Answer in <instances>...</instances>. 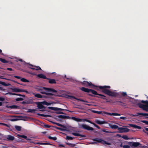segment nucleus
<instances>
[{
	"mask_svg": "<svg viewBox=\"0 0 148 148\" xmlns=\"http://www.w3.org/2000/svg\"><path fill=\"white\" fill-rule=\"evenodd\" d=\"M83 86L86 87L93 86L96 87L95 89L102 92L103 93L108 95L114 97H117L119 96L118 93L112 92L109 90L111 87L109 86H97L92 84L91 82H89L87 81H84L81 82Z\"/></svg>",
	"mask_w": 148,
	"mask_h": 148,
	"instance_id": "obj_1",
	"label": "nucleus"
},
{
	"mask_svg": "<svg viewBox=\"0 0 148 148\" xmlns=\"http://www.w3.org/2000/svg\"><path fill=\"white\" fill-rule=\"evenodd\" d=\"M129 145H124L123 146V148H131L130 147H138V148H148V147L146 146H143L142 144L138 142H130L127 143Z\"/></svg>",
	"mask_w": 148,
	"mask_h": 148,
	"instance_id": "obj_2",
	"label": "nucleus"
},
{
	"mask_svg": "<svg viewBox=\"0 0 148 148\" xmlns=\"http://www.w3.org/2000/svg\"><path fill=\"white\" fill-rule=\"evenodd\" d=\"M36 90L38 91H43L44 90L46 91H48L49 92H57V91L53 89L47 88L45 87H39L36 88Z\"/></svg>",
	"mask_w": 148,
	"mask_h": 148,
	"instance_id": "obj_3",
	"label": "nucleus"
},
{
	"mask_svg": "<svg viewBox=\"0 0 148 148\" xmlns=\"http://www.w3.org/2000/svg\"><path fill=\"white\" fill-rule=\"evenodd\" d=\"M93 141L97 142L98 143L102 144H106L108 145H110V143L101 139H99L98 138H95L92 139Z\"/></svg>",
	"mask_w": 148,
	"mask_h": 148,
	"instance_id": "obj_4",
	"label": "nucleus"
},
{
	"mask_svg": "<svg viewBox=\"0 0 148 148\" xmlns=\"http://www.w3.org/2000/svg\"><path fill=\"white\" fill-rule=\"evenodd\" d=\"M80 89L82 91L87 93L91 92L92 94L94 95L96 93V91L91 89H89L84 87H82Z\"/></svg>",
	"mask_w": 148,
	"mask_h": 148,
	"instance_id": "obj_5",
	"label": "nucleus"
},
{
	"mask_svg": "<svg viewBox=\"0 0 148 148\" xmlns=\"http://www.w3.org/2000/svg\"><path fill=\"white\" fill-rule=\"evenodd\" d=\"M79 127L80 128L88 130L93 131L94 130L93 128L85 124H81L79 125Z\"/></svg>",
	"mask_w": 148,
	"mask_h": 148,
	"instance_id": "obj_6",
	"label": "nucleus"
},
{
	"mask_svg": "<svg viewBox=\"0 0 148 148\" xmlns=\"http://www.w3.org/2000/svg\"><path fill=\"white\" fill-rule=\"evenodd\" d=\"M48 109H51L52 110H53L54 111H58V110H60V111H64L66 110V111H68L69 112H73L72 111H71L66 109H62L60 108H58L57 107H48Z\"/></svg>",
	"mask_w": 148,
	"mask_h": 148,
	"instance_id": "obj_7",
	"label": "nucleus"
},
{
	"mask_svg": "<svg viewBox=\"0 0 148 148\" xmlns=\"http://www.w3.org/2000/svg\"><path fill=\"white\" fill-rule=\"evenodd\" d=\"M95 95H97L101 96V97H99V96H97V97L98 98H100L101 99H104L107 102H110L111 100H108L106 98V96L104 95H102L100 94H98L97 93L96 91V93L94 94Z\"/></svg>",
	"mask_w": 148,
	"mask_h": 148,
	"instance_id": "obj_8",
	"label": "nucleus"
},
{
	"mask_svg": "<svg viewBox=\"0 0 148 148\" xmlns=\"http://www.w3.org/2000/svg\"><path fill=\"white\" fill-rule=\"evenodd\" d=\"M29 64V66H28V67L30 69L33 70H41V69L40 66H35L31 64Z\"/></svg>",
	"mask_w": 148,
	"mask_h": 148,
	"instance_id": "obj_9",
	"label": "nucleus"
},
{
	"mask_svg": "<svg viewBox=\"0 0 148 148\" xmlns=\"http://www.w3.org/2000/svg\"><path fill=\"white\" fill-rule=\"evenodd\" d=\"M119 132L122 133L124 132H129L130 129L126 128H123L122 127H119L118 128Z\"/></svg>",
	"mask_w": 148,
	"mask_h": 148,
	"instance_id": "obj_10",
	"label": "nucleus"
},
{
	"mask_svg": "<svg viewBox=\"0 0 148 148\" xmlns=\"http://www.w3.org/2000/svg\"><path fill=\"white\" fill-rule=\"evenodd\" d=\"M141 102L146 104V105H145V107H144L143 110L147 112H148V101L142 100L141 101Z\"/></svg>",
	"mask_w": 148,
	"mask_h": 148,
	"instance_id": "obj_11",
	"label": "nucleus"
},
{
	"mask_svg": "<svg viewBox=\"0 0 148 148\" xmlns=\"http://www.w3.org/2000/svg\"><path fill=\"white\" fill-rule=\"evenodd\" d=\"M36 104H37V107L39 109H45V107L42 104V102H38L36 103Z\"/></svg>",
	"mask_w": 148,
	"mask_h": 148,
	"instance_id": "obj_12",
	"label": "nucleus"
},
{
	"mask_svg": "<svg viewBox=\"0 0 148 148\" xmlns=\"http://www.w3.org/2000/svg\"><path fill=\"white\" fill-rule=\"evenodd\" d=\"M56 117L62 119H71V117L69 116L64 115H59L56 116Z\"/></svg>",
	"mask_w": 148,
	"mask_h": 148,
	"instance_id": "obj_13",
	"label": "nucleus"
},
{
	"mask_svg": "<svg viewBox=\"0 0 148 148\" xmlns=\"http://www.w3.org/2000/svg\"><path fill=\"white\" fill-rule=\"evenodd\" d=\"M33 94L34 95V96L38 98H47V97L46 96H45L44 95H42L39 94H35L34 93Z\"/></svg>",
	"mask_w": 148,
	"mask_h": 148,
	"instance_id": "obj_14",
	"label": "nucleus"
},
{
	"mask_svg": "<svg viewBox=\"0 0 148 148\" xmlns=\"http://www.w3.org/2000/svg\"><path fill=\"white\" fill-rule=\"evenodd\" d=\"M104 113L105 114L110 115V116H112V115H114V116H120L121 114L116 113H108L107 112H104Z\"/></svg>",
	"mask_w": 148,
	"mask_h": 148,
	"instance_id": "obj_15",
	"label": "nucleus"
},
{
	"mask_svg": "<svg viewBox=\"0 0 148 148\" xmlns=\"http://www.w3.org/2000/svg\"><path fill=\"white\" fill-rule=\"evenodd\" d=\"M71 97L73 99H75L77 101H80L82 102H83L86 103H88V102L87 101L84 100L82 99H81L77 98L73 96H71Z\"/></svg>",
	"mask_w": 148,
	"mask_h": 148,
	"instance_id": "obj_16",
	"label": "nucleus"
},
{
	"mask_svg": "<svg viewBox=\"0 0 148 148\" xmlns=\"http://www.w3.org/2000/svg\"><path fill=\"white\" fill-rule=\"evenodd\" d=\"M40 93L42 94H45L47 95L48 96H53L54 95V94L51 93H49V92H45L43 91H40Z\"/></svg>",
	"mask_w": 148,
	"mask_h": 148,
	"instance_id": "obj_17",
	"label": "nucleus"
},
{
	"mask_svg": "<svg viewBox=\"0 0 148 148\" xmlns=\"http://www.w3.org/2000/svg\"><path fill=\"white\" fill-rule=\"evenodd\" d=\"M110 127L112 129H117L118 130V128H119V126L116 125H112L111 124H109Z\"/></svg>",
	"mask_w": 148,
	"mask_h": 148,
	"instance_id": "obj_18",
	"label": "nucleus"
},
{
	"mask_svg": "<svg viewBox=\"0 0 148 148\" xmlns=\"http://www.w3.org/2000/svg\"><path fill=\"white\" fill-rule=\"evenodd\" d=\"M71 119L77 122H81L82 121L83 119H80L76 118L75 117L72 116L71 117Z\"/></svg>",
	"mask_w": 148,
	"mask_h": 148,
	"instance_id": "obj_19",
	"label": "nucleus"
},
{
	"mask_svg": "<svg viewBox=\"0 0 148 148\" xmlns=\"http://www.w3.org/2000/svg\"><path fill=\"white\" fill-rule=\"evenodd\" d=\"M37 76L41 78H42L44 79H47V77L45 75H44L42 74H38L37 75Z\"/></svg>",
	"mask_w": 148,
	"mask_h": 148,
	"instance_id": "obj_20",
	"label": "nucleus"
},
{
	"mask_svg": "<svg viewBox=\"0 0 148 148\" xmlns=\"http://www.w3.org/2000/svg\"><path fill=\"white\" fill-rule=\"evenodd\" d=\"M49 80V82L51 84H56V80L53 79H51L49 78H48L47 79Z\"/></svg>",
	"mask_w": 148,
	"mask_h": 148,
	"instance_id": "obj_21",
	"label": "nucleus"
},
{
	"mask_svg": "<svg viewBox=\"0 0 148 148\" xmlns=\"http://www.w3.org/2000/svg\"><path fill=\"white\" fill-rule=\"evenodd\" d=\"M17 136L18 137H21L25 139H26L27 140H31V139L29 138H27V136L24 135H20L19 134H18Z\"/></svg>",
	"mask_w": 148,
	"mask_h": 148,
	"instance_id": "obj_22",
	"label": "nucleus"
},
{
	"mask_svg": "<svg viewBox=\"0 0 148 148\" xmlns=\"http://www.w3.org/2000/svg\"><path fill=\"white\" fill-rule=\"evenodd\" d=\"M95 122L97 123L99 125L103 124L106 123V122L105 121H101L98 120H95Z\"/></svg>",
	"mask_w": 148,
	"mask_h": 148,
	"instance_id": "obj_23",
	"label": "nucleus"
},
{
	"mask_svg": "<svg viewBox=\"0 0 148 148\" xmlns=\"http://www.w3.org/2000/svg\"><path fill=\"white\" fill-rule=\"evenodd\" d=\"M72 134L76 136H79L83 137H86V136L84 135L81 134L76 133H72Z\"/></svg>",
	"mask_w": 148,
	"mask_h": 148,
	"instance_id": "obj_24",
	"label": "nucleus"
},
{
	"mask_svg": "<svg viewBox=\"0 0 148 148\" xmlns=\"http://www.w3.org/2000/svg\"><path fill=\"white\" fill-rule=\"evenodd\" d=\"M6 107L8 108H10L11 109H16L17 108L18 106L16 105H12L9 106H6Z\"/></svg>",
	"mask_w": 148,
	"mask_h": 148,
	"instance_id": "obj_25",
	"label": "nucleus"
},
{
	"mask_svg": "<svg viewBox=\"0 0 148 148\" xmlns=\"http://www.w3.org/2000/svg\"><path fill=\"white\" fill-rule=\"evenodd\" d=\"M7 139L8 140L12 141L15 138L13 136H12L10 135H8V136Z\"/></svg>",
	"mask_w": 148,
	"mask_h": 148,
	"instance_id": "obj_26",
	"label": "nucleus"
},
{
	"mask_svg": "<svg viewBox=\"0 0 148 148\" xmlns=\"http://www.w3.org/2000/svg\"><path fill=\"white\" fill-rule=\"evenodd\" d=\"M37 144L40 145H52L50 143H41V142H38L36 143Z\"/></svg>",
	"mask_w": 148,
	"mask_h": 148,
	"instance_id": "obj_27",
	"label": "nucleus"
},
{
	"mask_svg": "<svg viewBox=\"0 0 148 148\" xmlns=\"http://www.w3.org/2000/svg\"><path fill=\"white\" fill-rule=\"evenodd\" d=\"M0 84L5 86H8L10 85L11 84L9 83L6 84L5 82L0 81Z\"/></svg>",
	"mask_w": 148,
	"mask_h": 148,
	"instance_id": "obj_28",
	"label": "nucleus"
},
{
	"mask_svg": "<svg viewBox=\"0 0 148 148\" xmlns=\"http://www.w3.org/2000/svg\"><path fill=\"white\" fill-rule=\"evenodd\" d=\"M0 61L4 63H8L9 61L6 60L5 59L0 58Z\"/></svg>",
	"mask_w": 148,
	"mask_h": 148,
	"instance_id": "obj_29",
	"label": "nucleus"
},
{
	"mask_svg": "<svg viewBox=\"0 0 148 148\" xmlns=\"http://www.w3.org/2000/svg\"><path fill=\"white\" fill-rule=\"evenodd\" d=\"M137 105L140 108H142L143 109L145 105L140 103H138Z\"/></svg>",
	"mask_w": 148,
	"mask_h": 148,
	"instance_id": "obj_30",
	"label": "nucleus"
},
{
	"mask_svg": "<svg viewBox=\"0 0 148 148\" xmlns=\"http://www.w3.org/2000/svg\"><path fill=\"white\" fill-rule=\"evenodd\" d=\"M42 104L43 105H46L47 106H49L50 105L51 103L50 102H47L46 101H43L42 102Z\"/></svg>",
	"mask_w": 148,
	"mask_h": 148,
	"instance_id": "obj_31",
	"label": "nucleus"
},
{
	"mask_svg": "<svg viewBox=\"0 0 148 148\" xmlns=\"http://www.w3.org/2000/svg\"><path fill=\"white\" fill-rule=\"evenodd\" d=\"M65 143L67 145H69L70 147H74L76 145L75 144H72L71 143L66 142Z\"/></svg>",
	"mask_w": 148,
	"mask_h": 148,
	"instance_id": "obj_32",
	"label": "nucleus"
},
{
	"mask_svg": "<svg viewBox=\"0 0 148 148\" xmlns=\"http://www.w3.org/2000/svg\"><path fill=\"white\" fill-rule=\"evenodd\" d=\"M14 127L17 131H20L21 130V126L15 125Z\"/></svg>",
	"mask_w": 148,
	"mask_h": 148,
	"instance_id": "obj_33",
	"label": "nucleus"
},
{
	"mask_svg": "<svg viewBox=\"0 0 148 148\" xmlns=\"http://www.w3.org/2000/svg\"><path fill=\"white\" fill-rule=\"evenodd\" d=\"M36 111V110L35 109H29L27 111V112H31L32 113H34Z\"/></svg>",
	"mask_w": 148,
	"mask_h": 148,
	"instance_id": "obj_34",
	"label": "nucleus"
},
{
	"mask_svg": "<svg viewBox=\"0 0 148 148\" xmlns=\"http://www.w3.org/2000/svg\"><path fill=\"white\" fill-rule=\"evenodd\" d=\"M21 80L23 82H29V81L26 79L24 78H22L21 79Z\"/></svg>",
	"mask_w": 148,
	"mask_h": 148,
	"instance_id": "obj_35",
	"label": "nucleus"
},
{
	"mask_svg": "<svg viewBox=\"0 0 148 148\" xmlns=\"http://www.w3.org/2000/svg\"><path fill=\"white\" fill-rule=\"evenodd\" d=\"M12 90L14 92H19L20 91V89L17 88H14Z\"/></svg>",
	"mask_w": 148,
	"mask_h": 148,
	"instance_id": "obj_36",
	"label": "nucleus"
},
{
	"mask_svg": "<svg viewBox=\"0 0 148 148\" xmlns=\"http://www.w3.org/2000/svg\"><path fill=\"white\" fill-rule=\"evenodd\" d=\"M138 115H141L143 116H148V113H138Z\"/></svg>",
	"mask_w": 148,
	"mask_h": 148,
	"instance_id": "obj_37",
	"label": "nucleus"
},
{
	"mask_svg": "<svg viewBox=\"0 0 148 148\" xmlns=\"http://www.w3.org/2000/svg\"><path fill=\"white\" fill-rule=\"evenodd\" d=\"M48 138H49V139H50L53 140H56L57 139V138L56 137H52L51 136H49L48 137Z\"/></svg>",
	"mask_w": 148,
	"mask_h": 148,
	"instance_id": "obj_38",
	"label": "nucleus"
},
{
	"mask_svg": "<svg viewBox=\"0 0 148 148\" xmlns=\"http://www.w3.org/2000/svg\"><path fill=\"white\" fill-rule=\"evenodd\" d=\"M116 102H118V103H121V104L122 106H124V105L125 103L123 102H122L121 101H115L113 102V103H115Z\"/></svg>",
	"mask_w": 148,
	"mask_h": 148,
	"instance_id": "obj_39",
	"label": "nucleus"
},
{
	"mask_svg": "<svg viewBox=\"0 0 148 148\" xmlns=\"http://www.w3.org/2000/svg\"><path fill=\"white\" fill-rule=\"evenodd\" d=\"M0 125H4L8 127H10V125H9L3 123H0Z\"/></svg>",
	"mask_w": 148,
	"mask_h": 148,
	"instance_id": "obj_40",
	"label": "nucleus"
},
{
	"mask_svg": "<svg viewBox=\"0 0 148 148\" xmlns=\"http://www.w3.org/2000/svg\"><path fill=\"white\" fill-rule=\"evenodd\" d=\"M56 124L58 126H60V127H63L64 128H66L65 126L64 125H62V124H60L59 123H56Z\"/></svg>",
	"mask_w": 148,
	"mask_h": 148,
	"instance_id": "obj_41",
	"label": "nucleus"
},
{
	"mask_svg": "<svg viewBox=\"0 0 148 148\" xmlns=\"http://www.w3.org/2000/svg\"><path fill=\"white\" fill-rule=\"evenodd\" d=\"M122 137L125 140H128L129 138L127 135H123L122 136Z\"/></svg>",
	"mask_w": 148,
	"mask_h": 148,
	"instance_id": "obj_42",
	"label": "nucleus"
},
{
	"mask_svg": "<svg viewBox=\"0 0 148 148\" xmlns=\"http://www.w3.org/2000/svg\"><path fill=\"white\" fill-rule=\"evenodd\" d=\"M23 98H16L15 99L16 101H23Z\"/></svg>",
	"mask_w": 148,
	"mask_h": 148,
	"instance_id": "obj_43",
	"label": "nucleus"
},
{
	"mask_svg": "<svg viewBox=\"0 0 148 148\" xmlns=\"http://www.w3.org/2000/svg\"><path fill=\"white\" fill-rule=\"evenodd\" d=\"M129 125L131 127H134V128H136V125H134V124H129Z\"/></svg>",
	"mask_w": 148,
	"mask_h": 148,
	"instance_id": "obj_44",
	"label": "nucleus"
},
{
	"mask_svg": "<svg viewBox=\"0 0 148 148\" xmlns=\"http://www.w3.org/2000/svg\"><path fill=\"white\" fill-rule=\"evenodd\" d=\"M38 115L39 116H41L43 117H47V116H49V115H46L43 114H38Z\"/></svg>",
	"mask_w": 148,
	"mask_h": 148,
	"instance_id": "obj_45",
	"label": "nucleus"
},
{
	"mask_svg": "<svg viewBox=\"0 0 148 148\" xmlns=\"http://www.w3.org/2000/svg\"><path fill=\"white\" fill-rule=\"evenodd\" d=\"M143 131L147 134V133H148V128H145V130H143Z\"/></svg>",
	"mask_w": 148,
	"mask_h": 148,
	"instance_id": "obj_46",
	"label": "nucleus"
},
{
	"mask_svg": "<svg viewBox=\"0 0 148 148\" xmlns=\"http://www.w3.org/2000/svg\"><path fill=\"white\" fill-rule=\"evenodd\" d=\"M66 138L67 140H72L73 139V137L69 136H67L66 137Z\"/></svg>",
	"mask_w": 148,
	"mask_h": 148,
	"instance_id": "obj_47",
	"label": "nucleus"
},
{
	"mask_svg": "<svg viewBox=\"0 0 148 148\" xmlns=\"http://www.w3.org/2000/svg\"><path fill=\"white\" fill-rule=\"evenodd\" d=\"M93 112L95 113L98 114H101L102 113L101 111H93Z\"/></svg>",
	"mask_w": 148,
	"mask_h": 148,
	"instance_id": "obj_48",
	"label": "nucleus"
},
{
	"mask_svg": "<svg viewBox=\"0 0 148 148\" xmlns=\"http://www.w3.org/2000/svg\"><path fill=\"white\" fill-rule=\"evenodd\" d=\"M57 130H60L61 131H63L64 130L63 129L61 128H60V127H56V126H55L54 127Z\"/></svg>",
	"mask_w": 148,
	"mask_h": 148,
	"instance_id": "obj_49",
	"label": "nucleus"
},
{
	"mask_svg": "<svg viewBox=\"0 0 148 148\" xmlns=\"http://www.w3.org/2000/svg\"><path fill=\"white\" fill-rule=\"evenodd\" d=\"M141 122L145 123L147 125H148V121H147L145 120H142Z\"/></svg>",
	"mask_w": 148,
	"mask_h": 148,
	"instance_id": "obj_50",
	"label": "nucleus"
},
{
	"mask_svg": "<svg viewBox=\"0 0 148 148\" xmlns=\"http://www.w3.org/2000/svg\"><path fill=\"white\" fill-rule=\"evenodd\" d=\"M44 126L45 128H49L51 127L50 125L47 124H44Z\"/></svg>",
	"mask_w": 148,
	"mask_h": 148,
	"instance_id": "obj_51",
	"label": "nucleus"
},
{
	"mask_svg": "<svg viewBox=\"0 0 148 148\" xmlns=\"http://www.w3.org/2000/svg\"><path fill=\"white\" fill-rule=\"evenodd\" d=\"M121 94H122V95L123 96H125L127 95V93L125 92H122L121 93Z\"/></svg>",
	"mask_w": 148,
	"mask_h": 148,
	"instance_id": "obj_52",
	"label": "nucleus"
},
{
	"mask_svg": "<svg viewBox=\"0 0 148 148\" xmlns=\"http://www.w3.org/2000/svg\"><path fill=\"white\" fill-rule=\"evenodd\" d=\"M58 146L59 147H65V145L63 144H58Z\"/></svg>",
	"mask_w": 148,
	"mask_h": 148,
	"instance_id": "obj_53",
	"label": "nucleus"
},
{
	"mask_svg": "<svg viewBox=\"0 0 148 148\" xmlns=\"http://www.w3.org/2000/svg\"><path fill=\"white\" fill-rule=\"evenodd\" d=\"M56 113L58 114H64V113L63 112L61 111L56 112Z\"/></svg>",
	"mask_w": 148,
	"mask_h": 148,
	"instance_id": "obj_54",
	"label": "nucleus"
},
{
	"mask_svg": "<svg viewBox=\"0 0 148 148\" xmlns=\"http://www.w3.org/2000/svg\"><path fill=\"white\" fill-rule=\"evenodd\" d=\"M84 121H87V122H89V123H90L92 124V122H91L89 120H86V119H83Z\"/></svg>",
	"mask_w": 148,
	"mask_h": 148,
	"instance_id": "obj_55",
	"label": "nucleus"
},
{
	"mask_svg": "<svg viewBox=\"0 0 148 148\" xmlns=\"http://www.w3.org/2000/svg\"><path fill=\"white\" fill-rule=\"evenodd\" d=\"M9 94H10V95H17V94L15 93L9 92Z\"/></svg>",
	"mask_w": 148,
	"mask_h": 148,
	"instance_id": "obj_56",
	"label": "nucleus"
},
{
	"mask_svg": "<svg viewBox=\"0 0 148 148\" xmlns=\"http://www.w3.org/2000/svg\"><path fill=\"white\" fill-rule=\"evenodd\" d=\"M5 100V99L3 98L0 97V101H3Z\"/></svg>",
	"mask_w": 148,
	"mask_h": 148,
	"instance_id": "obj_57",
	"label": "nucleus"
},
{
	"mask_svg": "<svg viewBox=\"0 0 148 148\" xmlns=\"http://www.w3.org/2000/svg\"><path fill=\"white\" fill-rule=\"evenodd\" d=\"M14 77L15 78H16L17 79H21V77L20 76H14Z\"/></svg>",
	"mask_w": 148,
	"mask_h": 148,
	"instance_id": "obj_58",
	"label": "nucleus"
},
{
	"mask_svg": "<svg viewBox=\"0 0 148 148\" xmlns=\"http://www.w3.org/2000/svg\"><path fill=\"white\" fill-rule=\"evenodd\" d=\"M136 128H137L139 129H141V127L140 126H138L136 125Z\"/></svg>",
	"mask_w": 148,
	"mask_h": 148,
	"instance_id": "obj_59",
	"label": "nucleus"
},
{
	"mask_svg": "<svg viewBox=\"0 0 148 148\" xmlns=\"http://www.w3.org/2000/svg\"><path fill=\"white\" fill-rule=\"evenodd\" d=\"M120 118L121 119H123L124 120L126 118V117L123 116H121L120 117Z\"/></svg>",
	"mask_w": 148,
	"mask_h": 148,
	"instance_id": "obj_60",
	"label": "nucleus"
},
{
	"mask_svg": "<svg viewBox=\"0 0 148 148\" xmlns=\"http://www.w3.org/2000/svg\"><path fill=\"white\" fill-rule=\"evenodd\" d=\"M7 69L8 70H9L10 71H12V68H7Z\"/></svg>",
	"mask_w": 148,
	"mask_h": 148,
	"instance_id": "obj_61",
	"label": "nucleus"
},
{
	"mask_svg": "<svg viewBox=\"0 0 148 148\" xmlns=\"http://www.w3.org/2000/svg\"><path fill=\"white\" fill-rule=\"evenodd\" d=\"M103 132H105V133H108V132L106 130H102Z\"/></svg>",
	"mask_w": 148,
	"mask_h": 148,
	"instance_id": "obj_62",
	"label": "nucleus"
},
{
	"mask_svg": "<svg viewBox=\"0 0 148 148\" xmlns=\"http://www.w3.org/2000/svg\"><path fill=\"white\" fill-rule=\"evenodd\" d=\"M95 127H96L98 129H100V127L98 125H97L95 126Z\"/></svg>",
	"mask_w": 148,
	"mask_h": 148,
	"instance_id": "obj_63",
	"label": "nucleus"
},
{
	"mask_svg": "<svg viewBox=\"0 0 148 148\" xmlns=\"http://www.w3.org/2000/svg\"><path fill=\"white\" fill-rule=\"evenodd\" d=\"M41 109V110H40V111H42V112L45 111H46V110L45 109Z\"/></svg>",
	"mask_w": 148,
	"mask_h": 148,
	"instance_id": "obj_64",
	"label": "nucleus"
}]
</instances>
